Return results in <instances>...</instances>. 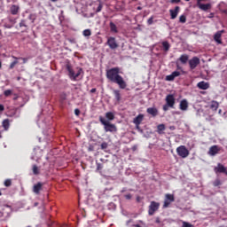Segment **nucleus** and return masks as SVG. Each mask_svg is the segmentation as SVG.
Listing matches in <instances>:
<instances>
[{"label": "nucleus", "mask_w": 227, "mask_h": 227, "mask_svg": "<svg viewBox=\"0 0 227 227\" xmlns=\"http://www.w3.org/2000/svg\"><path fill=\"white\" fill-rule=\"evenodd\" d=\"M106 79L114 84H118L121 90H125V88H127V82H125L123 77L120 75V67L108 69L106 71Z\"/></svg>", "instance_id": "1"}, {"label": "nucleus", "mask_w": 227, "mask_h": 227, "mask_svg": "<svg viewBox=\"0 0 227 227\" xmlns=\"http://www.w3.org/2000/svg\"><path fill=\"white\" fill-rule=\"evenodd\" d=\"M99 121L102 125H104L105 131H106V132H117L118 131L116 125L110 123V121L106 120L104 117L100 116Z\"/></svg>", "instance_id": "2"}, {"label": "nucleus", "mask_w": 227, "mask_h": 227, "mask_svg": "<svg viewBox=\"0 0 227 227\" xmlns=\"http://www.w3.org/2000/svg\"><path fill=\"white\" fill-rule=\"evenodd\" d=\"M176 153L181 159H187L189 157V149L185 145H180L176 148Z\"/></svg>", "instance_id": "3"}, {"label": "nucleus", "mask_w": 227, "mask_h": 227, "mask_svg": "<svg viewBox=\"0 0 227 227\" xmlns=\"http://www.w3.org/2000/svg\"><path fill=\"white\" fill-rule=\"evenodd\" d=\"M66 68L69 74V77H72L74 79V81H75V79H77V77H79V75H81V73L82 72V69L80 68L78 70V72L75 74V72H74V69L72 68V65H70V63H67L66 65Z\"/></svg>", "instance_id": "4"}, {"label": "nucleus", "mask_w": 227, "mask_h": 227, "mask_svg": "<svg viewBox=\"0 0 227 227\" xmlns=\"http://www.w3.org/2000/svg\"><path fill=\"white\" fill-rule=\"evenodd\" d=\"M106 45H108L109 49L111 51H116L120 45L118 44V42H116V37L110 36L107 38Z\"/></svg>", "instance_id": "5"}, {"label": "nucleus", "mask_w": 227, "mask_h": 227, "mask_svg": "<svg viewBox=\"0 0 227 227\" xmlns=\"http://www.w3.org/2000/svg\"><path fill=\"white\" fill-rule=\"evenodd\" d=\"M160 207V203L156 201H151L148 209V215H153L157 210Z\"/></svg>", "instance_id": "6"}, {"label": "nucleus", "mask_w": 227, "mask_h": 227, "mask_svg": "<svg viewBox=\"0 0 227 227\" xmlns=\"http://www.w3.org/2000/svg\"><path fill=\"white\" fill-rule=\"evenodd\" d=\"M175 201V195L167 193L163 203V208H168Z\"/></svg>", "instance_id": "7"}, {"label": "nucleus", "mask_w": 227, "mask_h": 227, "mask_svg": "<svg viewBox=\"0 0 227 227\" xmlns=\"http://www.w3.org/2000/svg\"><path fill=\"white\" fill-rule=\"evenodd\" d=\"M200 63H201V61L200 60V58H198V57H193L191 59H189L188 64L190 67V70H195L197 68V67L200 65Z\"/></svg>", "instance_id": "8"}, {"label": "nucleus", "mask_w": 227, "mask_h": 227, "mask_svg": "<svg viewBox=\"0 0 227 227\" xmlns=\"http://www.w3.org/2000/svg\"><path fill=\"white\" fill-rule=\"evenodd\" d=\"M226 167L223 165L222 163H217L216 167L214 168V172L215 175H219L220 173H223L226 175Z\"/></svg>", "instance_id": "9"}, {"label": "nucleus", "mask_w": 227, "mask_h": 227, "mask_svg": "<svg viewBox=\"0 0 227 227\" xmlns=\"http://www.w3.org/2000/svg\"><path fill=\"white\" fill-rule=\"evenodd\" d=\"M219 152H221V147H219V145H212L209 148V151L207 153L211 157H215V155H217V153H219Z\"/></svg>", "instance_id": "10"}, {"label": "nucleus", "mask_w": 227, "mask_h": 227, "mask_svg": "<svg viewBox=\"0 0 227 227\" xmlns=\"http://www.w3.org/2000/svg\"><path fill=\"white\" fill-rule=\"evenodd\" d=\"M165 100H166V104L169 106V107L171 108L175 107V96L173 94L167 95Z\"/></svg>", "instance_id": "11"}, {"label": "nucleus", "mask_w": 227, "mask_h": 227, "mask_svg": "<svg viewBox=\"0 0 227 227\" xmlns=\"http://www.w3.org/2000/svg\"><path fill=\"white\" fill-rule=\"evenodd\" d=\"M169 13H170V19L172 20H175V19L178 17V13H180V6H176L174 10L170 9Z\"/></svg>", "instance_id": "12"}, {"label": "nucleus", "mask_w": 227, "mask_h": 227, "mask_svg": "<svg viewBox=\"0 0 227 227\" xmlns=\"http://www.w3.org/2000/svg\"><path fill=\"white\" fill-rule=\"evenodd\" d=\"M143 120H145V115L142 114H139L134 120L133 123L137 126L139 127L141 125Z\"/></svg>", "instance_id": "13"}, {"label": "nucleus", "mask_w": 227, "mask_h": 227, "mask_svg": "<svg viewBox=\"0 0 227 227\" xmlns=\"http://www.w3.org/2000/svg\"><path fill=\"white\" fill-rule=\"evenodd\" d=\"M179 109L181 111H187V109H189V102H187V99L181 100Z\"/></svg>", "instance_id": "14"}, {"label": "nucleus", "mask_w": 227, "mask_h": 227, "mask_svg": "<svg viewBox=\"0 0 227 227\" xmlns=\"http://www.w3.org/2000/svg\"><path fill=\"white\" fill-rule=\"evenodd\" d=\"M146 113H148V114H151V116H153V118H155V116L159 114V110L155 107H149L146 109Z\"/></svg>", "instance_id": "15"}, {"label": "nucleus", "mask_w": 227, "mask_h": 227, "mask_svg": "<svg viewBox=\"0 0 227 227\" xmlns=\"http://www.w3.org/2000/svg\"><path fill=\"white\" fill-rule=\"evenodd\" d=\"M42 187H43V183H37L33 187V192H35V194H40V191H42Z\"/></svg>", "instance_id": "16"}, {"label": "nucleus", "mask_w": 227, "mask_h": 227, "mask_svg": "<svg viewBox=\"0 0 227 227\" xmlns=\"http://www.w3.org/2000/svg\"><path fill=\"white\" fill-rule=\"evenodd\" d=\"M223 33H224V30L218 31L216 34H215L214 39L216 41L217 43H223V41L221 40V36H223Z\"/></svg>", "instance_id": "17"}, {"label": "nucleus", "mask_w": 227, "mask_h": 227, "mask_svg": "<svg viewBox=\"0 0 227 227\" xmlns=\"http://www.w3.org/2000/svg\"><path fill=\"white\" fill-rule=\"evenodd\" d=\"M198 88H200V90H208V88H210V85L208 84V82H200L197 84Z\"/></svg>", "instance_id": "18"}, {"label": "nucleus", "mask_w": 227, "mask_h": 227, "mask_svg": "<svg viewBox=\"0 0 227 227\" xmlns=\"http://www.w3.org/2000/svg\"><path fill=\"white\" fill-rule=\"evenodd\" d=\"M178 61H180L182 65H185L187 61H189V55L187 54L181 55L180 58L178 59Z\"/></svg>", "instance_id": "19"}, {"label": "nucleus", "mask_w": 227, "mask_h": 227, "mask_svg": "<svg viewBox=\"0 0 227 227\" xmlns=\"http://www.w3.org/2000/svg\"><path fill=\"white\" fill-rule=\"evenodd\" d=\"M114 98L116 99V102L120 103L121 102V94L119 90H114L113 91Z\"/></svg>", "instance_id": "20"}, {"label": "nucleus", "mask_w": 227, "mask_h": 227, "mask_svg": "<svg viewBox=\"0 0 227 227\" xmlns=\"http://www.w3.org/2000/svg\"><path fill=\"white\" fill-rule=\"evenodd\" d=\"M20 7L19 5L12 4L10 8L12 15H17L19 13Z\"/></svg>", "instance_id": "21"}, {"label": "nucleus", "mask_w": 227, "mask_h": 227, "mask_svg": "<svg viewBox=\"0 0 227 227\" xmlns=\"http://www.w3.org/2000/svg\"><path fill=\"white\" fill-rule=\"evenodd\" d=\"M109 26L111 33H118V27H116V24H114V22L111 21Z\"/></svg>", "instance_id": "22"}, {"label": "nucleus", "mask_w": 227, "mask_h": 227, "mask_svg": "<svg viewBox=\"0 0 227 227\" xmlns=\"http://www.w3.org/2000/svg\"><path fill=\"white\" fill-rule=\"evenodd\" d=\"M97 3H98V4H96L98 6L96 8V13H100V12H102V8H104V4H102V1H100V0H98Z\"/></svg>", "instance_id": "23"}, {"label": "nucleus", "mask_w": 227, "mask_h": 227, "mask_svg": "<svg viewBox=\"0 0 227 227\" xmlns=\"http://www.w3.org/2000/svg\"><path fill=\"white\" fill-rule=\"evenodd\" d=\"M210 109H212L213 111H217V109H219V103L213 100L210 105Z\"/></svg>", "instance_id": "24"}, {"label": "nucleus", "mask_w": 227, "mask_h": 227, "mask_svg": "<svg viewBox=\"0 0 227 227\" xmlns=\"http://www.w3.org/2000/svg\"><path fill=\"white\" fill-rule=\"evenodd\" d=\"M164 130H166V125L159 124L157 126V132H158V134H162L164 132Z\"/></svg>", "instance_id": "25"}, {"label": "nucleus", "mask_w": 227, "mask_h": 227, "mask_svg": "<svg viewBox=\"0 0 227 227\" xmlns=\"http://www.w3.org/2000/svg\"><path fill=\"white\" fill-rule=\"evenodd\" d=\"M2 125L4 129V130H8V129H10V120H8V119L4 120L2 122Z\"/></svg>", "instance_id": "26"}, {"label": "nucleus", "mask_w": 227, "mask_h": 227, "mask_svg": "<svg viewBox=\"0 0 227 227\" xmlns=\"http://www.w3.org/2000/svg\"><path fill=\"white\" fill-rule=\"evenodd\" d=\"M106 118L112 121V120H114V114H113V112H107L106 114Z\"/></svg>", "instance_id": "27"}, {"label": "nucleus", "mask_w": 227, "mask_h": 227, "mask_svg": "<svg viewBox=\"0 0 227 227\" xmlns=\"http://www.w3.org/2000/svg\"><path fill=\"white\" fill-rule=\"evenodd\" d=\"M162 47H163V51H165V52H168V51H169V43H168V41H164L162 43Z\"/></svg>", "instance_id": "28"}, {"label": "nucleus", "mask_w": 227, "mask_h": 227, "mask_svg": "<svg viewBox=\"0 0 227 227\" xmlns=\"http://www.w3.org/2000/svg\"><path fill=\"white\" fill-rule=\"evenodd\" d=\"M32 171L34 175H40V169L38 168V166L33 165Z\"/></svg>", "instance_id": "29"}, {"label": "nucleus", "mask_w": 227, "mask_h": 227, "mask_svg": "<svg viewBox=\"0 0 227 227\" xmlns=\"http://www.w3.org/2000/svg\"><path fill=\"white\" fill-rule=\"evenodd\" d=\"M16 65H19V59H15L14 61H12L10 64V66H9L10 70H13V68H15Z\"/></svg>", "instance_id": "30"}, {"label": "nucleus", "mask_w": 227, "mask_h": 227, "mask_svg": "<svg viewBox=\"0 0 227 227\" xmlns=\"http://www.w3.org/2000/svg\"><path fill=\"white\" fill-rule=\"evenodd\" d=\"M140 223L133 224L131 227H148L143 221H139Z\"/></svg>", "instance_id": "31"}, {"label": "nucleus", "mask_w": 227, "mask_h": 227, "mask_svg": "<svg viewBox=\"0 0 227 227\" xmlns=\"http://www.w3.org/2000/svg\"><path fill=\"white\" fill-rule=\"evenodd\" d=\"M28 20H31L32 24H35V21L36 20V14H29Z\"/></svg>", "instance_id": "32"}, {"label": "nucleus", "mask_w": 227, "mask_h": 227, "mask_svg": "<svg viewBox=\"0 0 227 227\" xmlns=\"http://www.w3.org/2000/svg\"><path fill=\"white\" fill-rule=\"evenodd\" d=\"M179 22H181L182 24H185V22H187V17H185V15H181L179 17Z\"/></svg>", "instance_id": "33"}, {"label": "nucleus", "mask_w": 227, "mask_h": 227, "mask_svg": "<svg viewBox=\"0 0 227 227\" xmlns=\"http://www.w3.org/2000/svg\"><path fill=\"white\" fill-rule=\"evenodd\" d=\"M20 27H27V21L26 20H21L20 22Z\"/></svg>", "instance_id": "34"}, {"label": "nucleus", "mask_w": 227, "mask_h": 227, "mask_svg": "<svg viewBox=\"0 0 227 227\" xmlns=\"http://www.w3.org/2000/svg\"><path fill=\"white\" fill-rule=\"evenodd\" d=\"M83 36H91V30L90 29H85L82 32Z\"/></svg>", "instance_id": "35"}, {"label": "nucleus", "mask_w": 227, "mask_h": 227, "mask_svg": "<svg viewBox=\"0 0 227 227\" xmlns=\"http://www.w3.org/2000/svg\"><path fill=\"white\" fill-rule=\"evenodd\" d=\"M12 59H22V61H23V64H26V63H27V59H26V58H22V57H15V56H12Z\"/></svg>", "instance_id": "36"}, {"label": "nucleus", "mask_w": 227, "mask_h": 227, "mask_svg": "<svg viewBox=\"0 0 227 227\" xmlns=\"http://www.w3.org/2000/svg\"><path fill=\"white\" fill-rule=\"evenodd\" d=\"M4 185L5 187H11V185H12V179H6V180L4 181Z\"/></svg>", "instance_id": "37"}, {"label": "nucleus", "mask_w": 227, "mask_h": 227, "mask_svg": "<svg viewBox=\"0 0 227 227\" xmlns=\"http://www.w3.org/2000/svg\"><path fill=\"white\" fill-rule=\"evenodd\" d=\"M12 93H13L12 90H6L4 91V97H10V95H12Z\"/></svg>", "instance_id": "38"}, {"label": "nucleus", "mask_w": 227, "mask_h": 227, "mask_svg": "<svg viewBox=\"0 0 227 227\" xmlns=\"http://www.w3.org/2000/svg\"><path fill=\"white\" fill-rule=\"evenodd\" d=\"M109 146V145L106 142H103L100 145L101 150H107V147Z\"/></svg>", "instance_id": "39"}, {"label": "nucleus", "mask_w": 227, "mask_h": 227, "mask_svg": "<svg viewBox=\"0 0 227 227\" xmlns=\"http://www.w3.org/2000/svg\"><path fill=\"white\" fill-rule=\"evenodd\" d=\"M166 81H175V76L173 74L166 76Z\"/></svg>", "instance_id": "40"}, {"label": "nucleus", "mask_w": 227, "mask_h": 227, "mask_svg": "<svg viewBox=\"0 0 227 227\" xmlns=\"http://www.w3.org/2000/svg\"><path fill=\"white\" fill-rule=\"evenodd\" d=\"M104 165L102 163H97V171H102Z\"/></svg>", "instance_id": "41"}, {"label": "nucleus", "mask_w": 227, "mask_h": 227, "mask_svg": "<svg viewBox=\"0 0 227 227\" xmlns=\"http://www.w3.org/2000/svg\"><path fill=\"white\" fill-rule=\"evenodd\" d=\"M213 184L215 187H219V185H221V180L219 179L215 180Z\"/></svg>", "instance_id": "42"}, {"label": "nucleus", "mask_w": 227, "mask_h": 227, "mask_svg": "<svg viewBox=\"0 0 227 227\" xmlns=\"http://www.w3.org/2000/svg\"><path fill=\"white\" fill-rule=\"evenodd\" d=\"M182 227H194V225H192V223H187V222H183Z\"/></svg>", "instance_id": "43"}, {"label": "nucleus", "mask_w": 227, "mask_h": 227, "mask_svg": "<svg viewBox=\"0 0 227 227\" xmlns=\"http://www.w3.org/2000/svg\"><path fill=\"white\" fill-rule=\"evenodd\" d=\"M147 24H148L149 26H152V24H153V17H151V18L148 19Z\"/></svg>", "instance_id": "44"}, {"label": "nucleus", "mask_w": 227, "mask_h": 227, "mask_svg": "<svg viewBox=\"0 0 227 227\" xmlns=\"http://www.w3.org/2000/svg\"><path fill=\"white\" fill-rule=\"evenodd\" d=\"M4 27H5V29H12L13 27V25H10V24H4Z\"/></svg>", "instance_id": "45"}, {"label": "nucleus", "mask_w": 227, "mask_h": 227, "mask_svg": "<svg viewBox=\"0 0 227 227\" xmlns=\"http://www.w3.org/2000/svg\"><path fill=\"white\" fill-rule=\"evenodd\" d=\"M172 74L174 75V78L179 77L180 72H179V71H174V72L172 73Z\"/></svg>", "instance_id": "46"}, {"label": "nucleus", "mask_w": 227, "mask_h": 227, "mask_svg": "<svg viewBox=\"0 0 227 227\" xmlns=\"http://www.w3.org/2000/svg\"><path fill=\"white\" fill-rule=\"evenodd\" d=\"M124 198H125V200H132V194L128 193V194L124 195Z\"/></svg>", "instance_id": "47"}, {"label": "nucleus", "mask_w": 227, "mask_h": 227, "mask_svg": "<svg viewBox=\"0 0 227 227\" xmlns=\"http://www.w3.org/2000/svg\"><path fill=\"white\" fill-rule=\"evenodd\" d=\"M182 0H170L171 4H178Z\"/></svg>", "instance_id": "48"}, {"label": "nucleus", "mask_w": 227, "mask_h": 227, "mask_svg": "<svg viewBox=\"0 0 227 227\" xmlns=\"http://www.w3.org/2000/svg\"><path fill=\"white\" fill-rule=\"evenodd\" d=\"M169 105L166 103V105L163 106V111H168L169 110Z\"/></svg>", "instance_id": "49"}, {"label": "nucleus", "mask_w": 227, "mask_h": 227, "mask_svg": "<svg viewBox=\"0 0 227 227\" xmlns=\"http://www.w3.org/2000/svg\"><path fill=\"white\" fill-rule=\"evenodd\" d=\"M74 114H75L76 116H79V115L81 114V110H79L78 108H76V109L74 110Z\"/></svg>", "instance_id": "50"}, {"label": "nucleus", "mask_w": 227, "mask_h": 227, "mask_svg": "<svg viewBox=\"0 0 227 227\" xmlns=\"http://www.w3.org/2000/svg\"><path fill=\"white\" fill-rule=\"evenodd\" d=\"M155 223H156L157 224H160V217H156Z\"/></svg>", "instance_id": "51"}, {"label": "nucleus", "mask_w": 227, "mask_h": 227, "mask_svg": "<svg viewBox=\"0 0 227 227\" xmlns=\"http://www.w3.org/2000/svg\"><path fill=\"white\" fill-rule=\"evenodd\" d=\"M3 111H4V106L0 104V113H3Z\"/></svg>", "instance_id": "52"}, {"label": "nucleus", "mask_w": 227, "mask_h": 227, "mask_svg": "<svg viewBox=\"0 0 227 227\" xmlns=\"http://www.w3.org/2000/svg\"><path fill=\"white\" fill-rule=\"evenodd\" d=\"M168 129H169V130H176V127H175V126H169Z\"/></svg>", "instance_id": "53"}, {"label": "nucleus", "mask_w": 227, "mask_h": 227, "mask_svg": "<svg viewBox=\"0 0 227 227\" xmlns=\"http://www.w3.org/2000/svg\"><path fill=\"white\" fill-rule=\"evenodd\" d=\"M97 92V89L96 88H93L90 90V93H96Z\"/></svg>", "instance_id": "54"}, {"label": "nucleus", "mask_w": 227, "mask_h": 227, "mask_svg": "<svg viewBox=\"0 0 227 227\" xmlns=\"http://www.w3.org/2000/svg\"><path fill=\"white\" fill-rule=\"evenodd\" d=\"M121 192H127V188H122V190L121 191Z\"/></svg>", "instance_id": "55"}, {"label": "nucleus", "mask_w": 227, "mask_h": 227, "mask_svg": "<svg viewBox=\"0 0 227 227\" xmlns=\"http://www.w3.org/2000/svg\"><path fill=\"white\" fill-rule=\"evenodd\" d=\"M9 20H10V22H12V24H15V20L10 19Z\"/></svg>", "instance_id": "56"}, {"label": "nucleus", "mask_w": 227, "mask_h": 227, "mask_svg": "<svg viewBox=\"0 0 227 227\" xmlns=\"http://www.w3.org/2000/svg\"><path fill=\"white\" fill-rule=\"evenodd\" d=\"M0 68H3V63L0 62Z\"/></svg>", "instance_id": "57"}, {"label": "nucleus", "mask_w": 227, "mask_h": 227, "mask_svg": "<svg viewBox=\"0 0 227 227\" xmlns=\"http://www.w3.org/2000/svg\"><path fill=\"white\" fill-rule=\"evenodd\" d=\"M212 17H214V14H213V13L210 14V17H209V18L212 19Z\"/></svg>", "instance_id": "58"}, {"label": "nucleus", "mask_w": 227, "mask_h": 227, "mask_svg": "<svg viewBox=\"0 0 227 227\" xmlns=\"http://www.w3.org/2000/svg\"><path fill=\"white\" fill-rule=\"evenodd\" d=\"M212 17H214V14H213V13L210 14V17H209V18L212 19Z\"/></svg>", "instance_id": "59"}, {"label": "nucleus", "mask_w": 227, "mask_h": 227, "mask_svg": "<svg viewBox=\"0 0 227 227\" xmlns=\"http://www.w3.org/2000/svg\"><path fill=\"white\" fill-rule=\"evenodd\" d=\"M52 3H56L58 0H51Z\"/></svg>", "instance_id": "60"}, {"label": "nucleus", "mask_w": 227, "mask_h": 227, "mask_svg": "<svg viewBox=\"0 0 227 227\" xmlns=\"http://www.w3.org/2000/svg\"><path fill=\"white\" fill-rule=\"evenodd\" d=\"M137 201H139V197L137 198Z\"/></svg>", "instance_id": "61"}, {"label": "nucleus", "mask_w": 227, "mask_h": 227, "mask_svg": "<svg viewBox=\"0 0 227 227\" xmlns=\"http://www.w3.org/2000/svg\"><path fill=\"white\" fill-rule=\"evenodd\" d=\"M0 196H3V192H1V191H0Z\"/></svg>", "instance_id": "62"}, {"label": "nucleus", "mask_w": 227, "mask_h": 227, "mask_svg": "<svg viewBox=\"0 0 227 227\" xmlns=\"http://www.w3.org/2000/svg\"><path fill=\"white\" fill-rule=\"evenodd\" d=\"M133 150H136V146L133 147Z\"/></svg>", "instance_id": "63"}, {"label": "nucleus", "mask_w": 227, "mask_h": 227, "mask_svg": "<svg viewBox=\"0 0 227 227\" xmlns=\"http://www.w3.org/2000/svg\"><path fill=\"white\" fill-rule=\"evenodd\" d=\"M225 175L227 176V168H226V172H225Z\"/></svg>", "instance_id": "64"}]
</instances>
